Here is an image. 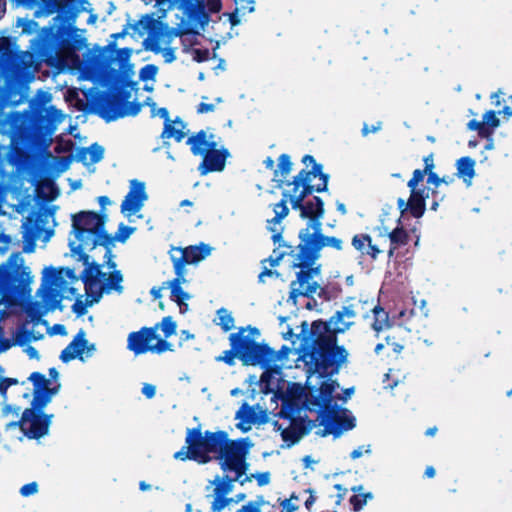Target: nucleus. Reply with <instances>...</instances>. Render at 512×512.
Instances as JSON below:
<instances>
[{
	"mask_svg": "<svg viewBox=\"0 0 512 512\" xmlns=\"http://www.w3.org/2000/svg\"><path fill=\"white\" fill-rule=\"evenodd\" d=\"M274 219L268 221V229L272 232V240L274 243H278L282 240V226L281 223L274 225Z\"/></svg>",
	"mask_w": 512,
	"mask_h": 512,
	"instance_id": "nucleus-47",
	"label": "nucleus"
},
{
	"mask_svg": "<svg viewBox=\"0 0 512 512\" xmlns=\"http://www.w3.org/2000/svg\"><path fill=\"white\" fill-rule=\"evenodd\" d=\"M428 174L426 171L424 170H420V169H416L414 172H413V176L412 178L408 181V187L410 189H418L417 186L420 182L423 181L425 175Z\"/></svg>",
	"mask_w": 512,
	"mask_h": 512,
	"instance_id": "nucleus-46",
	"label": "nucleus"
},
{
	"mask_svg": "<svg viewBox=\"0 0 512 512\" xmlns=\"http://www.w3.org/2000/svg\"><path fill=\"white\" fill-rule=\"evenodd\" d=\"M185 123L179 119L165 122L164 130L161 134L162 138H174L177 142L182 141L185 136Z\"/></svg>",
	"mask_w": 512,
	"mask_h": 512,
	"instance_id": "nucleus-25",
	"label": "nucleus"
},
{
	"mask_svg": "<svg viewBox=\"0 0 512 512\" xmlns=\"http://www.w3.org/2000/svg\"><path fill=\"white\" fill-rule=\"evenodd\" d=\"M88 305H91L90 300L84 302L81 299H77L72 308L76 314L83 315L85 314Z\"/></svg>",
	"mask_w": 512,
	"mask_h": 512,
	"instance_id": "nucleus-52",
	"label": "nucleus"
},
{
	"mask_svg": "<svg viewBox=\"0 0 512 512\" xmlns=\"http://www.w3.org/2000/svg\"><path fill=\"white\" fill-rule=\"evenodd\" d=\"M391 247L388 251L389 257L394 254V251L400 246L406 245L408 243V234L403 228H395L393 231L388 234Z\"/></svg>",
	"mask_w": 512,
	"mask_h": 512,
	"instance_id": "nucleus-29",
	"label": "nucleus"
},
{
	"mask_svg": "<svg viewBox=\"0 0 512 512\" xmlns=\"http://www.w3.org/2000/svg\"><path fill=\"white\" fill-rule=\"evenodd\" d=\"M47 117H48V120L50 121L51 125H54V126L62 123L65 119V115L63 114V112L53 106L48 108Z\"/></svg>",
	"mask_w": 512,
	"mask_h": 512,
	"instance_id": "nucleus-42",
	"label": "nucleus"
},
{
	"mask_svg": "<svg viewBox=\"0 0 512 512\" xmlns=\"http://www.w3.org/2000/svg\"><path fill=\"white\" fill-rule=\"evenodd\" d=\"M292 162L287 154H282L278 159V169L275 171V176L286 178L291 172Z\"/></svg>",
	"mask_w": 512,
	"mask_h": 512,
	"instance_id": "nucleus-34",
	"label": "nucleus"
},
{
	"mask_svg": "<svg viewBox=\"0 0 512 512\" xmlns=\"http://www.w3.org/2000/svg\"><path fill=\"white\" fill-rule=\"evenodd\" d=\"M321 169V165H315L312 171L302 169L293 181L288 183V186H292V188L284 191L283 195L290 200L292 208H297L300 202H303L304 198L313 191L314 187L309 185L312 177L319 175L320 183L316 185V191L321 192L327 188L328 176L323 174Z\"/></svg>",
	"mask_w": 512,
	"mask_h": 512,
	"instance_id": "nucleus-12",
	"label": "nucleus"
},
{
	"mask_svg": "<svg viewBox=\"0 0 512 512\" xmlns=\"http://www.w3.org/2000/svg\"><path fill=\"white\" fill-rule=\"evenodd\" d=\"M174 272L175 278L163 282V287L171 290V300L178 304L181 313H185L188 305L184 301L189 300L191 296L181 288V285L188 283L187 271L174 270Z\"/></svg>",
	"mask_w": 512,
	"mask_h": 512,
	"instance_id": "nucleus-17",
	"label": "nucleus"
},
{
	"mask_svg": "<svg viewBox=\"0 0 512 512\" xmlns=\"http://www.w3.org/2000/svg\"><path fill=\"white\" fill-rule=\"evenodd\" d=\"M424 163H425V168L423 170L426 171L427 173L432 172V170L434 168L433 156L429 155V156L425 157Z\"/></svg>",
	"mask_w": 512,
	"mask_h": 512,
	"instance_id": "nucleus-64",
	"label": "nucleus"
},
{
	"mask_svg": "<svg viewBox=\"0 0 512 512\" xmlns=\"http://www.w3.org/2000/svg\"><path fill=\"white\" fill-rule=\"evenodd\" d=\"M284 247H286L289 250H293L290 246L284 245ZM290 253H291V251L277 252L276 250H274L273 251V255H271L269 258L263 260L262 264L269 263L271 267H276V266L279 265V263H280L281 259L283 258V256L286 255V254L290 256Z\"/></svg>",
	"mask_w": 512,
	"mask_h": 512,
	"instance_id": "nucleus-43",
	"label": "nucleus"
},
{
	"mask_svg": "<svg viewBox=\"0 0 512 512\" xmlns=\"http://www.w3.org/2000/svg\"><path fill=\"white\" fill-rule=\"evenodd\" d=\"M237 357L236 352L232 350H226L222 355L216 358L217 361L225 362L226 364L232 366L235 364V358Z\"/></svg>",
	"mask_w": 512,
	"mask_h": 512,
	"instance_id": "nucleus-49",
	"label": "nucleus"
},
{
	"mask_svg": "<svg viewBox=\"0 0 512 512\" xmlns=\"http://www.w3.org/2000/svg\"><path fill=\"white\" fill-rule=\"evenodd\" d=\"M154 327H157V330L161 329L164 333L165 338H169L170 336L176 333L177 325L173 318L168 316L164 317L162 321L156 324Z\"/></svg>",
	"mask_w": 512,
	"mask_h": 512,
	"instance_id": "nucleus-35",
	"label": "nucleus"
},
{
	"mask_svg": "<svg viewBox=\"0 0 512 512\" xmlns=\"http://www.w3.org/2000/svg\"><path fill=\"white\" fill-rule=\"evenodd\" d=\"M160 53L164 57L166 63H171L176 59L175 49L172 48L170 45L163 48V50L160 51Z\"/></svg>",
	"mask_w": 512,
	"mask_h": 512,
	"instance_id": "nucleus-53",
	"label": "nucleus"
},
{
	"mask_svg": "<svg viewBox=\"0 0 512 512\" xmlns=\"http://www.w3.org/2000/svg\"><path fill=\"white\" fill-rule=\"evenodd\" d=\"M134 231H135V228L121 224L118 229L117 238L120 241H125Z\"/></svg>",
	"mask_w": 512,
	"mask_h": 512,
	"instance_id": "nucleus-51",
	"label": "nucleus"
},
{
	"mask_svg": "<svg viewBox=\"0 0 512 512\" xmlns=\"http://www.w3.org/2000/svg\"><path fill=\"white\" fill-rule=\"evenodd\" d=\"M236 418L241 419L237 426L243 431L249 430L251 424L257 422L255 409L250 407L238 411Z\"/></svg>",
	"mask_w": 512,
	"mask_h": 512,
	"instance_id": "nucleus-30",
	"label": "nucleus"
},
{
	"mask_svg": "<svg viewBox=\"0 0 512 512\" xmlns=\"http://www.w3.org/2000/svg\"><path fill=\"white\" fill-rule=\"evenodd\" d=\"M186 444V448H251L254 445L248 438L230 440L224 431L203 434L200 428L187 430Z\"/></svg>",
	"mask_w": 512,
	"mask_h": 512,
	"instance_id": "nucleus-10",
	"label": "nucleus"
},
{
	"mask_svg": "<svg viewBox=\"0 0 512 512\" xmlns=\"http://www.w3.org/2000/svg\"><path fill=\"white\" fill-rule=\"evenodd\" d=\"M457 175L468 185L475 175V161L470 157H462L457 161Z\"/></svg>",
	"mask_w": 512,
	"mask_h": 512,
	"instance_id": "nucleus-27",
	"label": "nucleus"
},
{
	"mask_svg": "<svg viewBox=\"0 0 512 512\" xmlns=\"http://www.w3.org/2000/svg\"><path fill=\"white\" fill-rule=\"evenodd\" d=\"M211 253V248L206 244L198 246H189L186 248L173 247L169 251V256L174 270L187 271L186 265L196 264Z\"/></svg>",
	"mask_w": 512,
	"mask_h": 512,
	"instance_id": "nucleus-13",
	"label": "nucleus"
},
{
	"mask_svg": "<svg viewBox=\"0 0 512 512\" xmlns=\"http://www.w3.org/2000/svg\"><path fill=\"white\" fill-rule=\"evenodd\" d=\"M272 276L278 277L279 273L277 271L268 269L266 264H263V269L258 276L259 282L264 283L266 277H272Z\"/></svg>",
	"mask_w": 512,
	"mask_h": 512,
	"instance_id": "nucleus-55",
	"label": "nucleus"
},
{
	"mask_svg": "<svg viewBox=\"0 0 512 512\" xmlns=\"http://www.w3.org/2000/svg\"><path fill=\"white\" fill-rule=\"evenodd\" d=\"M37 190L40 196L45 195L50 200L55 199L59 194L57 187L49 180L40 182Z\"/></svg>",
	"mask_w": 512,
	"mask_h": 512,
	"instance_id": "nucleus-33",
	"label": "nucleus"
},
{
	"mask_svg": "<svg viewBox=\"0 0 512 512\" xmlns=\"http://www.w3.org/2000/svg\"><path fill=\"white\" fill-rule=\"evenodd\" d=\"M72 235L69 247L73 255L87 264L89 255L85 250H92L97 245L110 248L112 240L104 231V218L92 211H81L72 216Z\"/></svg>",
	"mask_w": 512,
	"mask_h": 512,
	"instance_id": "nucleus-5",
	"label": "nucleus"
},
{
	"mask_svg": "<svg viewBox=\"0 0 512 512\" xmlns=\"http://www.w3.org/2000/svg\"><path fill=\"white\" fill-rule=\"evenodd\" d=\"M207 9L211 13H216L221 10V1L220 0H207Z\"/></svg>",
	"mask_w": 512,
	"mask_h": 512,
	"instance_id": "nucleus-58",
	"label": "nucleus"
},
{
	"mask_svg": "<svg viewBox=\"0 0 512 512\" xmlns=\"http://www.w3.org/2000/svg\"><path fill=\"white\" fill-rule=\"evenodd\" d=\"M96 350L94 344H90L86 339V333L84 330H80L69 343V345L61 352L60 359L64 363H68L71 360L79 359L85 361L90 358Z\"/></svg>",
	"mask_w": 512,
	"mask_h": 512,
	"instance_id": "nucleus-15",
	"label": "nucleus"
},
{
	"mask_svg": "<svg viewBox=\"0 0 512 512\" xmlns=\"http://www.w3.org/2000/svg\"><path fill=\"white\" fill-rule=\"evenodd\" d=\"M127 349L136 356L148 352L162 354L174 351L173 345L159 336L157 327H143L138 331L131 332L127 338Z\"/></svg>",
	"mask_w": 512,
	"mask_h": 512,
	"instance_id": "nucleus-11",
	"label": "nucleus"
},
{
	"mask_svg": "<svg viewBox=\"0 0 512 512\" xmlns=\"http://www.w3.org/2000/svg\"><path fill=\"white\" fill-rule=\"evenodd\" d=\"M176 36V33L166 30L153 31L144 41L145 48L146 50L159 54L163 48L171 45Z\"/></svg>",
	"mask_w": 512,
	"mask_h": 512,
	"instance_id": "nucleus-19",
	"label": "nucleus"
},
{
	"mask_svg": "<svg viewBox=\"0 0 512 512\" xmlns=\"http://www.w3.org/2000/svg\"><path fill=\"white\" fill-rule=\"evenodd\" d=\"M148 199L146 185L143 181L132 179L129 182V191L121 203V213L131 217L141 211Z\"/></svg>",
	"mask_w": 512,
	"mask_h": 512,
	"instance_id": "nucleus-14",
	"label": "nucleus"
},
{
	"mask_svg": "<svg viewBox=\"0 0 512 512\" xmlns=\"http://www.w3.org/2000/svg\"><path fill=\"white\" fill-rule=\"evenodd\" d=\"M49 375H50V379H47L45 377L46 380H49V384H48V388H57V390L59 389V384L57 383V380H58V372L55 368H50L49 369Z\"/></svg>",
	"mask_w": 512,
	"mask_h": 512,
	"instance_id": "nucleus-54",
	"label": "nucleus"
},
{
	"mask_svg": "<svg viewBox=\"0 0 512 512\" xmlns=\"http://www.w3.org/2000/svg\"><path fill=\"white\" fill-rule=\"evenodd\" d=\"M334 425H329L323 432L317 431L316 434L325 436L326 434H333L335 437H339L343 431H348L355 426V418L343 411L336 414L334 417Z\"/></svg>",
	"mask_w": 512,
	"mask_h": 512,
	"instance_id": "nucleus-21",
	"label": "nucleus"
},
{
	"mask_svg": "<svg viewBox=\"0 0 512 512\" xmlns=\"http://www.w3.org/2000/svg\"><path fill=\"white\" fill-rule=\"evenodd\" d=\"M467 127L469 130L477 131L481 138H490L492 135V131L489 127H486L482 122L475 119L470 120Z\"/></svg>",
	"mask_w": 512,
	"mask_h": 512,
	"instance_id": "nucleus-38",
	"label": "nucleus"
},
{
	"mask_svg": "<svg viewBox=\"0 0 512 512\" xmlns=\"http://www.w3.org/2000/svg\"><path fill=\"white\" fill-rule=\"evenodd\" d=\"M352 246L362 255H368L372 259H376L382 252L376 245L372 243V239L368 234H357L352 238Z\"/></svg>",
	"mask_w": 512,
	"mask_h": 512,
	"instance_id": "nucleus-22",
	"label": "nucleus"
},
{
	"mask_svg": "<svg viewBox=\"0 0 512 512\" xmlns=\"http://www.w3.org/2000/svg\"><path fill=\"white\" fill-rule=\"evenodd\" d=\"M142 394L148 398L152 399L156 394V387L152 384L145 383L142 386Z\"/></svg>",
	"mask_w": 512,
	"mask_h": 512,
	"instance_id": "nucleus-56",
	"label": "nucleus"
},
{
	"mask_svg": "<svg viewBox=\"0 0 512 512\" xmlns=\"http://www.w3.org/2000/svg\"><path fill=\"white\" fill-rule=\"evenodd\" d=\"M49 281L51 288L57 292H64L65 289L62 286L65 278H69L71 280H75V276L72 270L70 269H60V270H54L51 269L49 271Z\"/></svg>",
	"mask_w": 512,
	"mask_h": 512,
	"instance_id": "nucleus-26",
	"label": "nucleus"
},
{
	"mask_svg": "<svg viewBox=\"0 0 512 512\" xmlns=\"http://www.w3.org/2000/svg\"><path fill=\"white\" fill-rule=\"evenodd\" d=\"M282 336L285 340L291 341L293 345H295L296 340L300 338L299 335L293 333L291 328H288L287 331H283Z\"/></svg>",
	"mask_w": 512,
	"mask_h": 512,
	"instance_id": "nucleus-59",
	"label": "nucleus"
},
{
	"mask_svg": "<svg viewBox=\"0 0 512 512\" xmlns=\"http://www.w3.org/2000/svg\"><path fill=\"white\" fill-rule=\"evenodd\" d=\"M298 497L294 494L291 495L290 498L279 499V504L281 511L280 512H295L298 510L299 506L297 505Z\"/></svg>",
	"mask_w": 512,
	"mask_h": 512,
	"instance_id": "nucleus-41",
	"label": "nucleus"
},
{
	"mask_svg": "<svg viewBox=\"0 0 512 512\" xmlns=\"http://www.w3.org/2000/svg\"><path fill=\"white\" fill-rule=\"evenodd\" d=\"M215 110V105L210 103L201 102L197 107L198 114L210 113Z\"/></svg>",
	"mask_w": 512,
	"mask_h": 512,
	"instance_id": "nucleus-57",
	"label": "nucleus"
},
{
	"mask_svg": "<svg viewBox=\"0 0 512 512\" xmlns=\"http://www.w3.org/2000/svg\"><path fill=\"white\" fill-rule=\"evenodd\" d=\"M253 479L257 481V484L262 487L266 486L270 483V473L269 472H261L255 473L251 475H245V477L240 480V484L244 485L246 482H251Z\"/></svg>",
	"mask_w": 512,
	"mask_h": 512,
	"instance_id": "nucleus-37",
	"label": "nucleus"
},
{
	"mask_svg": "<svg viewBox=\"0 0 512 512\" xmlns=\"http://www.w3.org/2000/svg\"><path fill=\"white\" fill-rule=\"evenodd\" d=\"M267 504L263 496H258L256 500L249 501L243 505L237 512H261L263 505Z\"/></svg>",
	"mask_w": 512,
	"mask_h": 512,
	"instance_id": "nucleus-39",
	"label": "nucleus"
},
{
	"mask_svg": "<svg viewBox=\"0 0 512 512\" xmlns=\"http://www.w3.org/2000/svg\"><path fill=\"white\" fill-rule=\"evenodd\" d=\"M38 492V484L36 482H30L25 484L20 489V494L24 497L34 495Z\"/></svg>",
	"mask_w": 512,
	"mask_h": 512,
	"instance_id": "nucleus-50",
	"label": "nucleus"
},
{
	"mask_svg": "<svg viewBox=\"0 0 512 512\" xmlns=\"http://www.w3.org/2000/svg\"><path fill=\"white\" fill-rule=\"evenodd\" d=\"M279 414L283 418L290 419L289 425L281 431V436L288 446L297 443L312 428L311 422L306 423L301 418H291V413L285 407L281 408Z\"/></svg>",
	"mask_w": 512,
	"mask_h": 512,
	"instance_id": "nucleus-16",
	"label": "nucleus"
},
{
	"mask_svg": "<svg viewBox=\"0 0 512 512\" xmlns=\"http://www.w3.org/2000/svg\"><path fill=\"white\" fill-rule=\"evenodd\" d=\"M482 123L491 129L493 132L495 128H497L500 125V120L497 118L496 113L494 111H487L483 115V121Z\"/></svg>",
	"mask_w": 512,
	"mask_h": 512,
	"instance_id": "nucleus-44",
	"label": "nucleus"
},
{
	"mask_svg": "<svg viewBox=\"0 0 512 512\" xmlns=\"http://www.w3.org/2000/svg\"><path fill=\"white\" fill-rule=\"evenodd\" d=\"M323 248L318 246L298 245L291 250V266L299 268L296 279L290 284L288 302L297 304L299 297H309L314 294H321L324 289L321 287V265L316 261L320 257V251Z\"/></svg>",
	"mask_w": 512,
	"mask_h": 512,
	"instance_id": "nucleus-4",
	"label": "nucleus"
},
{
	"mask_svg": "<svg viewBox=\"0 0 512 512\" xmlns=\"http://www.w3.org/2000/svg\"><path fill=\"white\" fill-rule=\"evenodd\" d=\"M213 138V134L201 130L190 136L187 140V144L190 146L191 152L194 155L203 156L207 151L216 147V143L213 141Z\"/></svg>",
	"mask_w": 512,
	"mask_h": 512,
	"instance_id": "nucleus-20",
	"label": "nucleus"
},
{
	"mask_svg": "<svg viewBox=\"0 0 512 512\" xmlns=\"http://www.w3.org/2000/svg\"><path fill=\"white\" fill-rule=\"evenodd\" d=\"M380 129H381V122H378L377 125H373L370 127L367 124H364V126L362 128V135L367 136L369 133H371V132L375 133Z\"/></svg>",
	"mask_w": 512,
	"mask_h": 512,
	"instance_id": "nucleus-61",
	"label": "nucleus"
},
{
	"mask_svg": "<svg viewBox=\"0 0 512 512\" xmlns=\"http://www.w3.org/2000/svg\"><path fill=\"white\" fill-rule=\"evenodd\" d=\"M29 380L34 385L32 407L23 411L20 420L5 424V432L11 438L40 439L48 435L53 414H42L44 407L57 393V388H48L49 380L39 372H33Z\"/></svg>",
	"mask_w": 512,
	"mask_h": 512,
	"instance_id": "nucleus-2",
	"label": "nucleus"
},
{
	"mask_svg": "<svg viewBox=\"0 0 512 512\" xmlns=\"http://www.w3.org/2000/svg\"><path fill=\"white\" fill-rule=\"evenodd\" d=\"M17 383L16 379L5 378L4 369L0 366V396L6 399V391L11 386Z\"/></svg>",
	"mask_w": 512,
	"mask_h": 512,
	"instance_id": "nucleus-45",
	"label": "nucleus"
},
{
	"mask_svg": "<svg viewBox=\"0 0 512 512\" xmlns=\"http://www.w3.org/2000/svg\"><path fill=\"white\" fill-rule=\"evenodd\" d=\"M294 210L300 211V217L307 219L306 227L299 232L300 243L298 245L318 246V248L330 247L337 251L343 249V241L334 236L322 234V219L324 217V203L321 198L313 199L303 203Z\"/></svg>",
	"mask_w": 512,
	"mask_h": 512,
	"instance_id": "nucleus-6",
	"label": "nucleus"
},
{
	"mask_svg": "<svg viewBox=\"0 0 512 512\" xmlns=\"http://www.w3.org/2000/svg\"><path fill=\"white\" fill-rule=\"evenodd\" d=\"M210 451L211 450H178L174 453L173 457L180 461L192 460L198 464H205L212 459L209 455Z\"/></svg>",
	"mask_w": 512,
	"mask_h": 512,
	"instance_id": "nucleus-24",
	"label": "nucleus"
},
{
	"mask_svg": "<svg viewBox=\"0 0 512 512\" xmlns=\"http://www.w3.org/2000/svg\"><path fill=\"white\" fill-rule=\"evenodd\" d=\"M372 493L356 494L350 498V503L353 505L355 511H360L367 503L368 500L372 499Z\"/></svg>",
	"mask_w": 512,
	"mask_h": 512,
	"instance_id": "nucleus-40",
	"label": "nucleus"
},
{
	"mask_svg": "<svg viewBox=\"0 0 512 512\" xmlns=\"http://www.w3.org/2000/svg\"><path fill=\"white\" fill-rule=\"evenodd\" d=\"M31 281V271L25 266L22 254L12 253L0 266V304H10V290L14 284L25 286Z\"/></svg>",
	"mask_w": 512,
	"mask_h": 512,
	"instance_id": "nucleus-9",
	"label": "nucleus"
},
{
	"mask_svg": "<svg viewBox=\"0 0 512 512\" xmlns=\"http://www.w3.org/2000/svg\"><path fill=\"white\" fill-rule=\"evenodd\" d=\"M257 336L259 331L256 328L240 329L229 336L231 347L237 357L249 365H261L267 369L273 366L280 367L278 365V362L282 361L280 353L266 345L257 344L255 342Z\"/></svg>",
	"mask_w": 512,
	"mask_h": 512,
	"instance_id": "nucleus-8",
	"label": "nucleus"
},
{
	"mask_svg": "<svg viewBox=\"0 0 512 512\" xmlns=\"http://www.w3.org/2000/svg\"><path fill=\"white\" fill-rule=\"evenodd\" d=\"M215 323L220 326L223 331L228 332L234 327V318L232 314L225 308L217 310V318Z\"/></svg>",
	"mask_w": 512,
	"mask_h": 512,
	"instance_id": "nucleus-32",
	"label": "nucleus"
},
{
	"mask_svg": "<svg viewBox=\"0 0 512 512\" xmlns=\"http://www.w3.org/2000/svg\"><path fill=\"white\" fill-rule=\"evenodd\" d=\"M104 155V149L98 144H93L88 148L82 149L78 153L79 159L86 165L99 162Z\"/></svg>",
	"mask_w": 512,
	"mask_h": 512,
	"instance_id": "nucleus-28",
	"label": "nucleus"
},
{
	"mask_svg": "<svg viewBox=\"0 0 512 512\" xmlns=\"http://www.w3.org/2000/svg\"><path fill=\"white\" fill-rule=\"evenodd\" d=\"M249 450H211L214 452V458L218 460L219 466L224 477L216 476L209 482L206 490H211L207 497L212 498L211 511L222 512L223 509L230 506L233 502L229 497L234 488V482L242 480L249 468L247 462V452Z\"/></svg>",
	"mask_w": 512,
	"mask_h": 512,
	"instance_id": "nucleus-3",
	"label": "nucleus"
},
{
	"mask_svg": "<svg viewBox=\"0 0 512 512\" xmlns=\"http://www.w3.org/2000/svg\"><path fill=\"white\" fill-rule=\"evenodd\" d=\"M443 179L439 178L433 171L428 173V183L438 187L442 183Z\"/></svg>",
	"mask_w": 512,
	"mask_h": 512,
	"instance_id": "nucleus-63",
	"label": "nucleus"
},
{
	"mask_svg": "<svg viewBox=\"0 0 512 512\" xmlns=\"http://www.w3.org/2000/svg\"><path fill=\"white\" fill-rule=\"evenodd\" d=\"M230 156L225 148L216 149L215 147L207 151L203 155V161L198 167L201 175H206L209 172H220L224 170L226 159Z\"/></svg>",
	"mask_w": 512,
	"mask_h": 512,
	"instance_id": "nucleus-18",
	"label": "nucleus"
},
{
	"mask_svg": "<svg viewBox=\"0 0 512 512\" xmlns=\"http://www.w3.org/2000/svg\"><path fill=\"white\" fill-rule=\"evenodd\" d=\"M23 348L24 352L28 355L30 359H39V353L35 347L28 344Z\"/></svg>",
	"mask_w": 512,
	"mask_h": 512,
	"instance_id": "nucleus-60",
	"label": "nucleus"
},
{
	"mask_svg": "<svg viewBox=\"0 0 512 512\" xmlns=\"http://www.w3.org/2000/svg\"><path fill=\"white\" fill-rule=\"evenodd\" d=\"M287 198L284 197L280 202L276 203L273 206V211L275 213L274 219V225H278L281 223V221L288 215L289 209L286 205Z\"/></svg>",
	"mask_w": 512,
	"mask_h": 512,
	"instance_id": "nucleus-36",
	"label": "nucleus"
},
{
	"mask_svg": "<svg viewBox=\"0 0 512 512\" xmlns=\"http://www.w3.org/2000/svg\"><path fill=\"white\" fill-rule=\"evenodd\" d=\"M104 258L109 269V272H103L101 265L94 262L90 263L89 260L85 264V269L81 274V278L85 285V291L90 298V304L97 302L103 293H110L116 291L121 293L123 287L121 285L123 276L120 270L116 269V263L113 260L111 248L105 250Z\"/></svg>",
	"mask_w": 512,
	"mask_h": 512,
	"instance_id": "nucleus-7",
	"label": "nucleus"
},
{
	"mask_svg": "<svg viewBox=\"0 0 512 512\" xmlns=\"http://www.w3.org/2000/svg\"><path fill=\"white\" fill-rule=\"evenodd\" d=\"M360 301L344 305L341 310L324 322L314 321L309 334L301 339L300 351L303 361L320 374L337 373L347 362L348 352L337 346V334L349 330L355 323Z\"/></svg>",
	"mask_w": 512,
	"mask_h": 512,
	"instance_id": "nucleus-1",
	"label": "nucleus"
},
{
	"mask_svg": "<svg viewBox=\"0 0 512 512\" xmlns=\"http://www.w3.org/2000/svg\"><path fill=\"white\" fill-rule=\"evenodd\" d=\"M301 461L305 470L314 471L321 460L316 456L306 455Z\"/></svg>",
	"mask_w": 512,
	"mask_h": 512,
	"instance_id": "nucleus-48",
	"label": "nucleus"
},
{
	"mask_svg": "<svg viewBox=\"0 0 512 512\" xmlns=\"http://www.w3.org/2000/svg\"><path fill=\"white\" fill-rule=\"evenodd\" d=\"M20 408L19 407H12L10 405H5L2 409V414L4 416H8L10 413L15 414L16 416L19 415Z\"/></svg>",
	"mask_w": 512,
	"mask_h": 512,
	"instance_id": "nucleus-62",
	"label": "nucleus"
},
{
	"mask_svg": "<svg viewBox=\"0 0 512 512\" xmlns=\"http://www.w3.org/2000/svg\"><path fill=\"white\" fill-rule=\"evenodd\" d=\"M409 210L411 214L419 218L425 212V199L428 197V190L423 187L420 189H410Z\"/></svg>",
	"mask_w": 512,
	"mask_h": 512,
	"instance_id": "nucleus-23",
	"label": "nucleus"
},
{
	"mask_svg": "<svg viewBox=\"0 0 512 512\" xmlns=\"http://www.w3.org/2000/svg\"><path fill=\"white\" fill-rule=\"evenodd\" d=\"M374 322L372 327L375 331L379 332L389 327L388 314L378 306L373 307Z\"/></svg>",
	"mask_w": 512,
	"mask_h": 512,
	"instance_id": "nucleus-31",
	"label": "nucleus"
}]
</instances>
